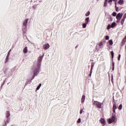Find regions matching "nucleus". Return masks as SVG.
I'll return each instance as SVG.
<instances>
[{"mask_svg": "<svg viewBox=\"0 0 126 126\" xmlns=\"http://www.w3.org/2000/svg\"><path fill=\"white\" fill-rule=\"evenodd\" d=\"M117 109V105L113 104V112L114 113L112 114L111 119L109 118L107 120L108 123L111 124L112 123H117V117H116V109Z\"/></svg>", "mask_w": 126, "mask_h": 126, "instance_id": "1", "label": "nucleus"}, {"mask_svg": "<svg viewBox=\"0 0 126 126\" xmlns=\"http://www.w3.org/2000/svg\"><path fill=\"white\" fill-rule=\"evenodd\" d=\"M94 106H96L98 109H101L102 108V105L103 104L97 101H94L93 103Z\"/></svg>", "mask_w": 126, "mask_h": 126, "instance_id": "2", "label": "nucleus"}, {"mask_svg": "<svg viewBox=\"0 0 126 126\" xmlns=\"http://www.w3.org/2000/svg\"><path fill=\"white\" fill-rule=\"evenodd\" d=\"M44 57V55L43 56H40L38 59L37 62L38 63V64H41V63H42V61L43 60V58Z\"/></svg>", "mask_w": 126, "mask_h": 126, "instance_id": "3", "label": "nucleus"}, {"mask_svg": "<svg viewBox=\"0 0 126 126\" xmlns=\"http://www.w3.org/2000/svg\"><path fill=\"white\" fill-rule=\"evenodd\" d=\"M123 14L119 13L116 16V19H122V17H123Z\"/></svg>", "mask_w": 126, "mask_h": 126, "instance_id": "4", "label": "nucleus"}, {"mask_svg": "<svg viewBox=\"0 0 126 126\" xmlns=\"http://www.w3.org/2000/svg\"><path fill=\"white\" fill-rule=\"evenodd\" d=\"M99 122L101 123V124H102V125H106V121L103 118H100V120H99Z\"/></svg>", "mask_w": 126, "mask_h": 126, "instance_id": "5", "label": "nucleus"}, {"mask_svg": "<svg viewBox=\"0 0 126 126\" xmlns=\"http://www.w3.org/2000/svg\"><path fill=\"white\" fill-rule=\"evenodd\" d=\"M49 48H50V45L48 43L43 45V49H44V50H48Z\"/></svg>", "mask_w": 126, "mask_h": 126, "instance_id": "6", "label": "nucleus"}, {"mask_svg": "<svg viewBox=\"0 0 126 126\" xmlns=\"http://www.w3.org/2000/svg\"><path fill=\"white\" fill-rule=\"evenodd\" d=\"M126 15H124L122 20H121V25H124V23H125V20H126Z\"/></svg>", "mask_w": 126, "mask_h": 126, "instance_id": "7", "label": "nucleus"}, {"mask_svg": "<svg viewBox=\"0 0 126 126\" xmlns=\"http://www.w3.org/2000/svg\"><path fill=\"white\" fill-rule=\"evenodd\" d=\"M94 62H92L91 63V71H90V75H91V74L92 73V69H93V67L94 66Z\"/></svg>", "mask_w": 126, "mask_h": 126, "instance_id": "8", "label": "nucleus"}, {"mask_svg": "<svg viewBox=\"0 0 126 126\" xmlns=\"http://www.w3.org/2000/svg\"><path fill=\"white\" fill-rule=\"evenodd\" d=\"M27 22H28V19H26L23 22V26L26 27V25H27Z\"/></svg>", "mask_w": 126, "mask_h": 126, "instance_id": "9", "label": "nucleus"}, {"mask_svg": "<svg viewBox=\"0 0 126 126\" xmlns=\"http://www.w3.org/2000/svg\"><path fill=\"white\" fill-rule=\"evenodd\" d=\"M117 0H108V3H110V4H112V3H111V2H112V1H114V2L115 3V5L117 4Z\"/></svg>", "mask_w": 126, "mask_h": 126, "instance_id": "10", "label": "nucleus"}, {"mask_svg": "<svg viewBox=\"0 0 126 126\" xmlns=\"http://www.w3.org/2000/svg\"><path fill=\"white\" fill-rule=\"evenodd\" d=\"M10 117V112L9 111H7L6 114V117L7 119H8Z\"/></svg>", "mask_w": 126, "mask_h": 126, "instance_id": "11", "label": "nucleus"}, {"mask_svg": "<svg viewBox=\"0 0 126 126\" xmlns=\"http://www.w3.org/2000/svg\"><path fill=\"white\" fill-rule=\"evenodd\" d=\"M28 51V49L27 47H25L23 50V53L24 54H26L27 52Z\"/></svg>", "mask_w": 126, "mask_h": 126, "instance_id": "12", "label": "nucleus"}, {"mask_svg": "<svg viewBox=\"0 0 126 126\" xmlns=\"http://www.w3.org/2000/svg\"><path fill=\"white\" fill-rule=\"evenodd\" d=\"M85 100V95H83L82 96L81 102L82 103H84V101Z\"/></svg>", "mask_w": 126, "mask_h": 126, "instance_id": "13", "label": "nucleus"}, {"mask_svg": "<svg viewBox=\"0 0 126 126\" xmlns=\"http://www.w3.org/2000/svg\"><path fill=\"white\" fill-rule=\"evenodd\" d=\"M111 28H114L115 26H117V24H116V22H114L111 24Z\"/></svg>", "mask_w": 126, "mask_h": 126, "instance_id": "14", "label": "nucleus"}, {"mask_svg": "<svg viewBox=\"0 0 126 126\" xmlns=\"http://www.w3.org/2000/svg\"><path fill=\"white\" fill-rule=\"evenodd\" d=\"M119 4H121L122 5V4H123V3H124V0H120L118 2Z\"/></svg>", "mask_w": 126, "mask_h": 126, "instance_id": "15", "label": "nucleus"}, {"mask_svg": "<svg viewBox=\"0 0 126 126\" xmlns=\"http://www.w3.org/2000/svg\"><path fill=\"white\" fill-rule=\"evenodd\" d=\"M8 55H9V53H8V54L6 57L5 62V63H7V61H8V58H9Z\"/></svg>", "mask_w": 126, "mask_h": 126, "instance_id": "16", "label": "nucleus"}, {"mask_svg": "<svg viewBox=\"0 0 126 126\" xmlns=\"http://www.w3.org/2000/svg\"><path fill=\"white\" fill-rule=\"evenodd\" d=\"M103 41H100L99 42V43H98V46H99V47H101V46H102V45H103Z\"/></svg>", "mask_w": 126, "mask_h": 126, "instance_id": "17", "label": "nucleus"}, {"mask_svg": "<svg viewBox=\"0 0 126 126\" xmlns=\"http://www.w3.org/2000/svg\"><path fill=\"white\" fill-rule=\"evenodd\" d=\"M85 21H86V23H88V22H89V17H87L85 19Z\"/></svg>", "mask_w": 126, "mask_h": 126, "instance_id": "18", "label": "nucleus"}, {"mask_svg": "<svg viewBox=\"0 0 126 126\" xmlns=\"http://www.w3.org/2000/svg\"><path fill=\"white\" fill-rule=\"evenodd\" d=\"M41 86H42V84H39V86L36 88V90H39L41 88Z\"/></svg>", "mask_w": 126, "mask_h": 126, "instance_id": "19", "label": "nucleus"}, {"mask_svg": "<svg viewBox=\"0 0 126 126\" xmlns=\"http://www.w3.org/2000/svg\"><path fill=\"white\" fill-rule=\"evenodd\" d=\"M109 44L111 45H113V40L110 39V40L109 41Z\"/></svg>", "mask_w": 126, "mask_h": 126, "instance_id": "20", "label": "nucleus"}, {"mask_svg": "<svg viewBox=\"0 0 126 126\" xmlns=\"http://www.w3.org/2000/svg\"><path fill=\"white\" fill-rule=\"evenodd\" d=\"M123 108V105L122 104H120L119 106V110H122V109Z\"/></svg>", "mask_w": 126, "mask_h": 126, "instance_id": "21", "label": "nucleus"}, {"mask_svg": "<svg viewBox=\"0 0 126 126\" xmlns=\"http://www.w3.org/2000/svg\"><path fill=\"white\" fill-rule=\"evenodd\" d=\"M126 36L125 37V38L122 40L123 43H126Z\"/></svg>", "mask_w": 126, "mask_h": 126, "instance_id": "22", "label": "nucleus"}, {"mask_svg": "<svg viewBox=\"0 0 126 126\" xmlns=\"http://www.w3.org/2000/svg\"><path fill=\"white\" fill-rule=\"evenodd\" d=\"M111 54L112 59H114V51H111Z\"/></svg>", "mask_w": 126, "mask_h": 126, "instance_id": "23", "label": "nucleus"}, {"mask_svg": "<svg viewBox=\"0 0 126 126\" xmlns=\"http://www.w3.org/2000/svg\"><path fill=\"white\" fill-rule=\"evenodd\" d=\"M89 15H90V11H88L86 14V16H89Z\"/></svg>", "mask_w": 126, "mask_h": 126, "instance_id": "24", "label": "nucleus"}, {"mask_svg": "<svg viewBox=\"0 0 126 126\" xmlns=\"http://www.w3.org/2000/svg\"><path fill=\"white\" fill-rule=\"evenodd\" d=\"M112 15L115 17V16H117V13L116 12H114L113 13H112Z\"/></svg>", "mask_w": 126, "mask_h": 126, "instance_id": "25", "label": "nucleus"}, {"mask_svg": "<svg viewBox=\"0 0 126 126\" xmlns=\"http://www.w3.org/2000/svg\"><path fill=\"white\" fill-rule=\"evenodd\" d=\"M86 23H84L82 25V26H83V28H86Z\"/></svg>", "mask_w": 126, "mask_h": 126, "instance_id": "26", "label": "nucleus"}, {"mask_svg": "<svg viewBox=\"0 0 126 126\" xmlns=\"http://www.w3.org/2000/svg\"><path fill=\"white\" fill-rule=\"evenodd\" d=\"M77 123H78V124H80V123H81V119L80 118H79Z\"/></svg>", "mask_w": 126, "mask_h": 126, "instance_id": "27", "label": "nucleus"}, {"mask_svg": "<svg viewBox=\"0 0 126 126\" xmlns=\"http://www.w3.org/2000/svg\"><path fill=\"white\" fill-rule=\"evenodd\" d=\"M115 9L116 11H119V7H117V5H115Z\"/></svg>", "mask_w": 126, "mask_h": 126, "instance_id": "28", "label": "nucleus"}, {"mask_svg": "<svg viewBox=\"0 0 126 126\" xmlns=\"http://www.w3.org/2000/svg\"><path fill=\"white\" fill-rule=\"evenodd\" d=\"M108 1H106V0H105L104 1V6H107V2Z\"/></svg>", "mask_w": 126, "mask_h": 126, "instance_id": "29", "label": "nucleus"}, {"mask_svg": "<svg viewBox=\"0 0 126 126\" xmlns=\"http://www.w3.org/2000/svg\"><path fill=\"white\" fill-rule=\"evenodd\" d=\"M111 25H108L107 26V29H108L109 30V29H110L111 28Z\"/></svg>", "mask_w": 126, "mask_h": 126, "instance_id": "30", "label": "nucleus"}, {"mask_svg": "<svg viewBox=\"0 0 126 126\" xmlns=\"http://www.w3.org/2000/svg\"><path fill=\"white\" fill-rule=\"evenodd\" d=\"M120 21H121V19H117V21H116L117 23H119Z\"/></svg>", "mask_w": 126, "mask_h": 126, "instance_id": "31", "label": "nucleus"}, {"mask_svg": "<svg viewBox=\"0 0 126 126\" xmlns=\"http://www.w3.org/2000/svg\"><path fill=\"white\" fill-rule=\"evenodd\" d=\"M118 61H120L121 60V54H119L118 57Z\"/></svg>", "mask_w": 126, "mask_h": 126, "instance_id": "32", "label": "nucleus"}, {"mask_svg": "<svg viewBox=\"0 0 126 126\" xmlns=\"http://www.w3.org/2000/svg\"><path fill=\"white\" fill-rule=\"evenodd\" d=\"M83 112H84V111H83V109H81V110L80 111V114H82V113H83Z\"/></svg>", "mask_w": 126, "mask_h": 126, "instance_id": "33", "label": "nucleus"}, {"mask_svg": "<svg viewBox=\"0 0 126 126\" xmlns=\"http://www.w3.org/2000/svg\"><path fill=\"white\" fill-rule=\"evenodd\" d=\"M109 36L108 35H106L105 36V40H109Z\"/></svg>", "mask_w": 126, "mask_h": 126, "instance_id": "34", "label": "nucleus"}, {"mask_svg": "<svg viewBox=\"0 0 126 126\" xmlns=\"http://www.w3.org/2000/svg\"><path fill=\"white\" fill-rule=\"evenodd\" d=\"M124 15H125L126 16V13H125V14Z\"/></svg>", "mask_w": 126, "mask_h": 126, "instance_id": "35", "label": "nucleus"}, {"mask_svg": "<svg viewBox=\"0 0 126 126\" xmlns=\"http://www.w3.org/2000/svg\"><path fill=\"white\" fill-rule=\"evenodd\" d=\"M34 75H35V72H34Z\"/></svg>", "mask_w": 126, "mask_h": 126, "instance_id": "36", "label": "nucleus"}, {"mask_svg": "<svg viewBox=\"0 0 126 126\" xmlns=\"http://www.w3.org/2000/svg\"><path fill=\"white\" fill-rule=\"evenodd\" d=\"M113 70H114V67H113Z\"/></svg>", "mask_w": 126, "mask_h": 126, "instance_id": "37", "label": "nucleus"}]
</instances>
